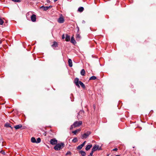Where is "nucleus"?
<instances>
[{"label": "nucleus", "instance_id": "1", "mask_svg": "<svg viewBox=\"0 0 156 156\" xmlns=\"http://www.w3.org/2000/svg\"><path fill=\"white\" fill-rule=\"evenodd\" d=\"M65 146V144L63 143L57 144L54 147V149L56 151H59L62 149Z\"/></svg>", "mask_w": 156, "mask_h": 156}, {"label": "nucleus", "instance_id": "2", "mask_svg": "<svg viewBox=\"0 0 156 156\" xmlns=\"http://www.w3.org/2000/svg\"><path fill=\"white\" fill-rule=\"evenodd\" d=\"M50 143L52 145H56L58 143V141L55 138H53L51 140Z\"/></svg>", "mask_w": 156, "mask_h": 156}, {"label": "nucleus", "instance_id": "3", "mask_svg": "<svg viewBox=\"0 0 156 156\" xmlns=\"http://www.w3.org/2000/svg\"><path fill=\"white\" fill-rule=\"evenodd\" d=\"M82 123V122L81 121H76L73 123V126L74 127L78 126L81 125Z\"/></svg>", "mask_w": 156, "mask_h": 156}, {"label": "nucleus", "instance_id": "4", "mask_svg": "<svg viewBox=\"0 0 156 156\" xmlns=\"http://www.w3.org/2000/svg\"><path fill=\"white\" fill-rule=\"evenodd\" d=\"M90 134V132L87 131L86 133H84L83 135H82V139L83 138H87Z\"/></svg>", "mask_w": 156, "mask_h": 156}, {"label": "nucleus", "instance_id": "5", "mask_svg": "<svg viewBox=\"0 0 156 156\" xmlns=\"http://www.w3.org/2000/svg\"><path fill=\"white\" fill-rule=\"evenodd\" d=\"M79 79L77 78H76L74 80V83L78 87H80V86L79 85Z\"/></svg>", "mask_w": 156, "mask_h": 156}, {"label": "nucleus", "instance_id": "6", "mask_svg": "<svg viewBox=\"0 0 156 156\" xmlns=\"http://www.w3.org/2000/svg\"><path fill=\"white\" fill-rule=\"evenodd\" d=\"M64 20L62 16L60 17L58 20V22L60 23H62L64 22Z\"/></svg>", "mask_w": 156, "mask_h": 156}, {"label": "nucleus", "instance_id": "7", "mask_svg": "<svg viewBox=\"0 0 156 156\" xmlns=\"http://www.w3.org/2000/svg\"><path fill=\"white\" fill-rule=\"evenodd\" d=\"M31 20L33 22H35L36 20V16L34 14L32 15L31 16Z\"/></svg>", "mask_w": 156, "mask_h": 156}, {"label": "nucleus", "instance_id": "8", "mask_svg": "<svg viewBox=\"0 0 156 156\" xmlns=\"http://www.w3.org/2000/svg\"><path fill=\"white\" fill-rule=\"evenodd\" d=\"M99 146L98 145H95L92 148V151H96L98 148Z\"/></svg>", "mask_w": 156, "mask_h": 156}, {"label": "nucleus", "instance_id": "9", "mask_svg": "<svg viewBox=\"0 0 156 156\" xmlns=\"http://www.w3.org/2000/svg\"><path fill=\"white\" fill-rule=\"evenodd\" d=\"M40 8L42 9L44 11H46L49 9V7H48V6L45 7L44 5H43L40 7Z\"/></svg>", "mask_w": 156, "mask_h": 156}, {"label": "nucleus", "instance_id": "10", "mask_svg": "<svg viewBox=\"0 0 156 156\" xmlns=\"http://www.w3.org/2000/svg\"><path fill=\"white\" fill-rule=\"evenodd\" d=\"M22 126L21 124H19L14 126V127L16 129H17L21 128Z\"/></svg>", "mask_w": 156, "mask_h": 156}, {"label": "nucleus", "instance_id": "11", "mask_svg": "<svg viewBox=\"0 0 156 156\" xmlns=\"http://www.w3.org/2000/svg\"><path fill=\"white\" fill-rule=\"evenodd\" d=\"M68 63L69 66L70 67H71L72 66V61L70 59H69L68 60Z\"/></svg>", "mask_w": 156, "mask_h": 156}, {"label": "nucleus", "instance_id": "12", "mask_svg": "<svg viewBox=\"0 0 156 156\" xmlns=\"http://www.w3.org/2000/svg\"><path fill=\"white\" fill-rule=\"evenodd\" d=\"M71 42L73 44L76 43V41L74 39L73 36L71 39Z\"/></svg>", "mask_w": 156, "mask_h": 156}, {"label": "nucleus", "instance_id": "13", "mask_svg": "<svg viewBox=\"0 0 156 156\" xmlns=\"http://www.w3.org/2000/svg\"><path fill=\"white\" fill-rule=\"evenodd\" d=\"M70 40V36L67 34H66V41H69Z\"/></svg>", "mask_w": 156, "mask_h": 156}, {"label": "nucleus", "instance_id": "14", "mask_svg": "<svg viewBox=\"0 0 156 156\" xmlns=\"http://www.w3.org/2000/svg\"><path fill=\"white\" fill-rule=\"evenodd\" d=\"M84 112L83 111H80V112L79 113L78 115L77 116L78 118L79 119L80 118V114L83 115L84 114Z\"/></svg>", "mask_w": 156, "mask_h": 156}, {"label": "nucleus", "instance_id": "15", "mask_svg": "<svg viewBox=\"0 0 156 156\" xmlns=\"http://www.w3.org/2000/svg\"><path fill=\"white\" fill-rule=\"evenodd\" d=\"M5 126L6 127H10L11 129H12V128L11 127L10 124L8 123H6L5 124Z\"/></svg>", "mask_w": 156, "mask_h": 156}, {"label": "nucleus", "instance_id": "16", "mask_svg": "<svg viewBox=\"0 0 156 156\" xmlns=\"http://www.w3.org/2000/svg\"><path fill=\"white\" fill-rule=\"evenodd\" d=\"M92 147V145H87L85 148V149L87 151H88Z\"/></svg>", "mask_w": 156, "mask_h": 156}, {"label": "nucleus", "instance_id": "17", "mask_svg": "<svg viewBox=\"0 0 156 156\" xmlns=\"http://www.w3.org/2000/svg\"><path fill=\"white\" fill-rule=\"evenodd\" d=\"M31 142L33 143H36L37 142V141L35 139V138L34 137H32L31 139Z\"/></svg>", "mask_w": 156, "mask_h": 156}, {"label": "nucleus", "instance_id": "18", "mask_svg": "<svg viewBox=\"0 0 156 156\" xmlns=\"http://www.w3.org/2000/svg\"><path fill=\"white\" fill-rule=\"evenodd\" d=\"M79 84H80L83 88H85V86L84 84L80 81L79 82Z\"/></svg>", "mask_w": 156, "mask_h": 156}, {"label": "nucleus", "instance_id": "19", "mask_svg": "<svg viewBox=\"0 0 156 156\" xmlns=\"http://www.w3.org/2000/svg\"><path fill=\"white\" fill-rule=\"evenodd\" d=\"M84 10V8L82 7H79L78 10V11L80 12H82Z\"/></svg>", "mask_w": 156, "mask_h": 156}, {"label": "nucleus", "instance_id": "20", "mask_svg": "<svg viewBox=\"0 0 156 156\" xmlns=\"http://www.w3.org/2000/svg\"><path fill=\"white\" fill-rule=\"evenodd\" d=\"M80 153L81 154L82 156H85V155L86 154V153L84 151H80Z\"/></svg>", "mask_w": 156, "mask_h": 156}, {"label": "nucleus", "instance_id": "21", "mask_svg": "<svg viewBox=\"0 0 156 156\" xmlns=\"http://www.w3.org/2000/svg\"><path fill=\"white\" fill-rule=\"evenodd\" d=\"M80 74L82 76H84L85 74V71L84 69H82L80 72Z\"/></svg>", "mask_w": 156, "mask_h": 156}, {"label": "nucleus", "instance_id": "22", "mask_svg": "<svg viewBox=\"0 0 156 156\" xmlns=\"http://www.w3.org/2000/svg\"><path fill=\"white\" fill-rule=\"evenodd\" d=\"M81 37L79 34H77L76 36V40H79L80 39Z\"/></svg>", "mask_w": 156, "mask_h": 156}, {"label": "nucleus", "instance_id": "23", "mask_svg": "<svg viewBox=\"0 0 156 156\" xmlns=\"http://www.w3.org/2000/svg\"><path fill=\"white\" fill-rule=\"evenodd\" d=\"M80 131V129H78L73 131V133L74 134H76L77 132Z\"/></svg>", "mask_w": 156, "mask_h": 156}, {"label": "nucleus", "instance_id": "24", "mask_svg": "<svg viewBox=\"0 0 156 156\" xmlns=\"http://www.w3.org/2000/svg\"><path fill=\"white\" fill-rule=\"evenodd\" d=\"M96 79V76H93L90 77L89 79L90 80H95Z\"/></svg>", "mask_w": 156, "mask_h": 156}, {"label": "nucleus", "instance_id": "25", "mask_svg": "<svg viewBox=\"0 0 156 156\" xmlns=\"http://www.w3.org/2000/svg\"><path fill=\"white\" fill-rule=\"evenodd\" d=\"M57 42H54V44L52 45V47L55 46V47H56L57 46Z\"/></svg>", "mask_w": 156, "mask_h": 156}, {"label": "nucleus", "instance_id": "26", "mask_svg": "<svg viewBox=\"0 0 156 156\" xmlns=\"http://www.w3.org/2000/svg\"><path fill=\"white\" fill-rule=\"evenodd\" d=\"M37 141V142L36 143H39L41 142V139L40 138H38L37 139V141Z\"/></svg>", "mask_w": 156, "mask_h": 156}, {"label": "nucleus", "instance_id": "27", "mask_svg": "<svg viewBox=\"0 0 156 156\" xmlns=\"http://www.w3.org/2000/svg\"><path fill=\"white\" fill-rule=\"evenodd\" d=\"M77 141V140L76 138H75L74 139H73V140L72 141L73 142L75 143Z\"/></svg>", "mask_w": 156, "mask_h": 156}, {"label": "nucleus", "instance_id": "28", "mask_svg": "<svg viewBox=\"0 0 156 156\" xmlns=\"http://www.w3.org/2000/svg\"><path fill=\"white\" fill-rule=\"evenodd\" d=\"M3 23V21L0 18V25H2Z\"/></svg>", "mask_w": 156, "mask_h": 156}, {"label": "nucleus", "instance_id": "29", "mask_svg": "<svg viewBox=\"0 0 156 156\" xmlns=\"http://www.w3.org/2000/svg\"><path fill=\"white\" fill-rule=\"evenodd\" d=\"M12 1L14 2H21L20 0H12Z\"/></svg>", "mask_w": 156, "mask_h": 156}, {"label": "nucleus", "instance_id": "30", "mask_svg": "<svg viewBox=\"0 0 156 156\" xmlns=\"http://www.w3.org/2000/svg\"><path fill=\"white\" fill-rule=\"evenodd\" d=\"M94 151H92H92H91V152L90 154V155L93 156V154Z\"/></svg>", "mask_w": 156, "mask_h": 156}, {"label": "nucleus", "instance_id": "31", "mask_svg": "<svg viewBox=\"0 0 156 156\" xmlns=\"http://www.w3.org/2000/svg\"><path fill=\"white\" fill-rule=\"evenodd\" d=\"M0 152L2 154H5V152H4V151H0Z\"/></svg>", "mask_w": 156, "mask_h": 156}, {"label": "nucleus", "instance_id": "32", "mask_svg": "<svg viewBox=\"0 0 156 156\" xmlns=\"http://www.w3.org/2000/svg\"><path fill=\"white\" fill-rule=\"evenodd\" d=\"M82 148L80 147V145H79V146H78L77 147V148L78 149H79V150H80Z\"/></svg>", "mask_w": 156, "mask_h": 156}, {"label": "nucleus", "instance_id": "33", "mask_svg": "<svg viewBox=\"0 0 156 156\" xmlns=\"http://www.w3.org/2000/svg\"><path fill=\"white\" fill-rule=\"evenodd\" d=\"M71 154V153L70 151H68L66 154V155H68V154Z\"/></svg>", "mask_w": 156, "mask_h": 156}, {"label": "nucleus", "instance_id": "34", "mask_svg": "<svg viewBox=\"0 0 156 156\" xmlns=\"http://www.w3.org/2000/svg\"><path fill=\"white\" fill-rule=\"evenodd\" d=\"M73 126H74L73 124V125H72L70 127V129H73Z\"/></svg>", "mask_w": 156, "mask_h": 156}, {"label": "nucleus", "instance_id": "35", "mask_svg": "<svg viewBox=\"0 0 156 156\" xmlns=\"http://www.w3.org/2000/svg\"><path fill=\"white\" fill-rule=\"evenodd\" d=\"M86 141H84V142H83V143L82 144H82V145L83 146L84 145H85V143H86Z\"/></svg>", "mask_w": 156, "mask_h": 156}, {"label": "nucleus", "instance_id": "36", "mask_svg": "<svg viewBox=\"0 0 156 156\" xmlns=\"http://www.w3.org/2000/svg\"><path fill=\"white\" fill-rule=\"evenodd\" d=\"M118 150V149L117 148H115L113 149V151H117Z\"/></svg>", "mask_w": 156, "mask_h": 156}, {"label": "nucleus", "instance_id": "37", "mask_svg": "<svg viewBox=\"0 0 156 156\" xmlns=\"http://www.w3.org/2000/svg\"><path fill=\"white\" fill-rule=\"evenodd\" d=\"M62 39H64L65 38V37L64 36V34L62 35Z\"/></svg>", "mask_w": 156, "mask_h": 156}, {"label": "nucleus", "instance_id": "38", "mask_svg": "<svg viewBox=\"0 0 156 156\" xmlns=\"http://www.w3.org/2000/svg\"><path fill=\"white\" fill-rule=\"evenodd\" d=\"M85 21H84V20H83L82 21V23H85Z\"/></svg>", "mask_w": 156, "mask_h": 156}, {"label": "nucleus", "instance_id": "39", "mask_svg": "<svg viewBox=\"0 0 156 156\" xmlns=\"http://www.w3.org/2000/svg\"><path fill=\"white\" fill-rule=\"evenodd\" d=\"M80 146L82 148V147H83V146L82 144L80 145Z\"/></svg>", "mask_w": 156, "mask_h": 156}, {"label": "nucleus", "instance_id": "40", "mask_svg": "<svg viewBox=\"0 0 156 156\" xmlns=\"http://www.w3.org/2000/svg\"><path fill=\"white\" fill-rule=\"evenodd\" d=\"M52 6H48V7H49V8H51Z\"/></svg>", "mask_w": 156, "mask_h": 156}, {"label": "nucleus", "instance_id": "41", "mask_svg": "<svg viewBox=\"0 0 156 156\" xmlns=\"http://www.w3.org/2000/svg\"><path fill=\"white\" fill-rule=\"evenodd\" d=\"M58 0H54V2H56V1H57Z\"/></svg>", "mask_w": 156, "mask_h": 156}, {"label": "nucleus", "instance_id": "42", "mask_svg": "<svg viewBox=\"0 0 156 156\" xmlns=\"http://www.w3.org/2000/svg\"><path fill=\"white\" fill-rule=\"evenodd\" d=\"M88 156H93L90 155V154H89V155Z\"/></svg>", "mask_w": 156, "mask_h": 156}, {"label": "nucleus", "instance_id": "43", "mask_svg": "<svg viewBox=\"0 0 156 156\" xmlns=\"http://www.w3.org/2000/svg\"><path fill=\"white\" fill-rule=\"evenodd\" d=\"M93 106H94V108L95 106L94 105H93Z\"/></svg>", "mask_w": 156, "mask_h": 156}, {"label": "nucleus", "instance_id": "44", "mask_svg": "<svg viewBox=\"0 0 156 156\" xmlns=\"http://www.w3.org/2000/svg\"><path fill=\"white\" fill-rule=\"evenodd\" d=\"M29 14V13H27V15H28V14Z\"/></svg>", "mask_w": 156, "mask_h": 156}, {"label": "nucleus", "instance_id": "45", "mask_svg": "<svg viewBox=\"0 0 156 156\" xmlns=\"http://www.w3.org/2000/svg\"><path fill=\"white\" fill-rule=\"evenodd\" d=\"M116 156H120L119 155H116Z\"/></svg>", "mask_w": 156, "mask_h": 156}]
</instances>
